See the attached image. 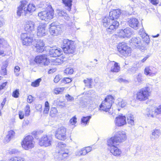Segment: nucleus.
Returning <instances> with one entry per match:
<instances>
[{
    "label": "nucleus",
    "instance_id": "1",
    "mask_svg": "<svg viewBox=\"0 0 161 161\" xmlns=\"http://www.w3.org/2000/svg\"><path fill=\"white\" fill-rule=\"evenodd\" d=\"M20 5L18 7L17 14L19 17H20L22 14L25 15L26 14L33 12L36 8L33 4H28V2L25 0L21 1Z\"/></svg>",
    "mask_w": 161,
    "mask_h": 161
},
{
    "label": "nucleus",
    "instance_id": "2",
    "mask_svg": "<svg viewBox=\"0 0 161 161\" xmlns=\"http://www.w3.org/2000/svg\"><path fill=\"white\" fill-rule=\"evenodd\" d=\"M103 25L105 27H108L107 29L108 32L111 33L117 29L119 25L118 21L113 20L112 18L108 17H104L102 20Z\"/></svg>",
    "mask_w": 161,
    "mask_h": 161
},
{
    "label": "nucleus",
    "instance_id": "3",
    "mask_svg": "<svg viewBox=\"0 0 161 161\" xmlns=\"http://www.w3.org/2000/svg\"><path fill=\"white\" fill-rule=\"evenodd\" d=\"M62 48L64 53L73 54L75 51L74 42L68 39H64L62 41Z\"/></svg>",
    "mask_w": 161,
    "mask_h": 161
},
{
    "label": "nucleus",
    "instance_id": "4",
    "mask_svg": "<svg viewBox=\"0 0 161 161\" xmlns=\"http://www.w3.org/2000/svg\"><path fill=\"white\" fill-rule=\"evenodd\" d=\"M66 146V144L62 142L58 143L57 145L58 158L59 160H63L69 156V151L67 149H65Z\"/></svg>",
    "mask_w": 161,
    "mask_h": 161
},
{
    "label": "nucleus",
    "instance_id": "5",
    "mask_svg": "<svg viewBox=\"0 0 161 161\" xmlns=\"http://www.w3.org/2000/svg\"><path fill=\"white\" fill-rule=\"evenodd\" d=\"M114 99L111 95L107 96L103 101L100 106V110L108 112L110 108L112 103H114Z\"/></svg>",
    "mask_w": 161,
    "mask_h": 161
},
{
    "label": "nucleus",
    "instance_id": "6",
    "mask_svg": "<svg viewBox=\"0 0 161 161\" xmlns=\"http://www.w3.org/2000/svg\"><path fill=\"white\" fill-rule=\"evenodd\" d=\"M150 95V90L148 87L141 89L136 95V99L140 101L146 100Z\"/></svg>",
    "mask_w": 161,
    "mask_h": 161
},
{
    "label": "nucleus",
    "instance_id": "7",
    "mask_svg": "<svg viewBox=\"0 0 161 161\" xmlns=\"http://www.w3.org/2000/svg\"><path fill=\"white\" fill-rule=\"evenodd\" d=\"M35 143L33 137L32 136L29 135L24 138L21 144L22 147L27 150L33 147Z\"/></svg>",
    "mask_w": 161,
    "mask_h": 161
},
{
    "label": "nucleus",
    "instance_id": "8",
    "mask_svg": "<svg viewBox=\"0 0 161 161\" xmlns=\"http://www.w3.org/2000/svg\"><path fill=\"white\" fill-rule=\"evenodd\" d=\"M62 25L58 22H54L50 25L49 31L51 35L57 36L61 32Z\"/></svg>",
    "mask_w": 161,
    "mask_h": 161
},
{
    "label": "nucleus",
    "instance_id": "9",
    "mask_svg": "<svg viewBox=\"0 0 161 161\" xmlns=\"http://www.w3.org/2000/svg\"><path fill=\"white\" fill-rule=\"evenodd\" d=\"M117 49L119 52L123 56H127L130 54L131 48L125 42L119 43Z\"/></svg>",
    "mask_w": 161,
    "mask_h": 161
},
{
    "label": "nucleus",
    "instance_id": "10",
    "mask_svg": "<svg viewBox=\"0 0 161 161\" xmlns=\"http://www.w3.org/2000/svg\"><path fill=\"white\" fill-rule=\"evenodd\" d=\"M20 38L23 44L26 46L30 45L32 42H34L32 35L28 33H22Z\"/></svg>",
    "mask_w": 161,
    "mask_h": 161
},
{
    "label": "nucleus",
    "instance_id": "11",
    "mask_svg": "<svg viewBox=\"0 0 161 161\" xmlns=\"http://www.w3.org/2000/svg\"><path fill=\"white\" fill-rule=\"evenodd\" d=\"M54 15V11L51 9L50 11L46 10L38 13V16L42 20L47 21L52 19Z\"/></svg>",
    "mask_w": 161,
    "mask_h": 161
},
{
    "label": "nucleus",
    "instance_id": "12",
    "mask_svg": "<svg viewBox=\"0 0 161 161\" xmlns=\"http://www.w3.org/2000/svg\"><path fill=\"white\" fill-rule=\"evenodd\" d=\"M53 142L52 136L45 135L39 140V143L41 146L47 147L51 145Z\"/></svg>",
    "mask_w": 161,
    "mask_h": 161
},
{
    "label": "nucleus",
    "instance_id": "13",
    "mask_svg": "<svg viewBox=\"0 0 161 161\" xmlns=\"http://www.w3.org/2000/svg\"><path fill=\"white\" fill-rule=\"evenodd\" d=\"M66 129L64 126L58 128L55 132V136L57 139L64 141L66 139Z\"/></svg>",
    "mask_w": 161,
    "mask_h": 161
},
{
    "label": "nucleus",
    "instance_id": "14",
    "mask_svg": "<svg viewBox=\"0 0 161 161\" xmlns=\"http://www.w3.org/2000/svg\"><path fill=\"white\" fill-rule=\"evenodd\" d=\"M46 25L44 23H40L37 28V35L39 37H41L46 36L47 33V30L46 29Z\"/></svg>",
    "mask_w": 161,
    "mask_h": 161
},
{
    "label": "nucleus",
    "instance_id": "15",
    "mask_svg": "<svg viewBox=\"0 0 161 161\" xmlns=\"http://www.w3.org/2000/svg\"><path fill=\"white\" fill-rule=\"evenodd\" d=\"M146 114L148 117H154L158 114H159L158 111V107L157 108L151 107L146 109Z\"/></svg>",
    "mask_w": 161,
    "mask_h": 161
},
{
    "label": "nucleus",
    "instance_id": "16",
    "mask_svg": "<svg viewBox=\"0 0 161 161\" xmlns=\"http://www.w3.org/2000/svg\"><path fill=\"white\" fill-rule=\"evenodd\" d=\"M35 61L37 63H43L44 65H47L50 63L49 59L47 58L45 55L36 56L35 59Z\"/></svg>",
    "mask_w": 161,
    "mask_h": 161
},
{
    "label": "nucleus",
    "instance_id": "17",
    "mask_svg": "<svg viewBox=\"0 0 161 161\" xmlns=\"http://www.w3.org/2000/svg\"><path fill=\"white\" fill-rule=\"evenodd\" d=\"M107 67L110 68V71L113 72H118L120 70V67L119 64L114 61L109 62L108 64Z\"/></svg>",
    "mask_w": 161,
    "mask_h": 161
},
{
    "label": "nucleus",
    "instance_id": "18",
    "mask_svg": "<svg viewBox=\"0 0 161 161\" xmlns=\"http://www.w3.org/2000/svg\"><path fill=\"white\" fill-rule=\"evenodd\" d=\"M36 41V43H33V46L35 47L36 49H35L36 51L39 53H42L43 52L45 49L44 44L42 41L40 39L37 40Z\"/></svg>",
    "mask_w": 161,
    "mask_h": 161
},
{
    "label": "nucleus",
    "instance_id": "19",
    "mask_svg": "<svg viewBox=\"0 0 161 161\" xmlns=\"http://www.w3.org/2000/svg\"><path fill=\"white\" fill-rule=\"evenodd\" d=\"M24 29L25 30L31 33L35 30V23L31 20H26L25 21Z\"/></svg>",
    "mask_w": 161,
    "mask_h": 161
},
{
    "label": "nucleus",
    "instance_id": "20",
    "mask_svg": "<svg viewBox=\"0 0 161 161\" xmlns=\"http://www.w3.org/2000/svg\"><path fill=\"white\" fill-rule=\"evenodd\" d=\"M115 122L117 126H122L126 123V118L122 114L119 115L116 118Z\"/></svg>",
    "mask_w": 161,
    "mask_h": 161
},
{
    "label": "nucleus",
    "instance_id": "21",
    "mask_svg": "<svg viewBox=\"0 0 161 161\" xmlns=\"http://www.w3.org/2000/svg\"><path fill=\"white\" fill-rule=\"evenodd\" d=\"M128 24L129 26L135 30L138 28L139 21L135 18H131L128 19Z\"/></svg>",
    "mask_w": 161,
    "mask_h": 161
},
{
    "label": "nucleus",
    "instance_id": "22",
    "mask_svg": "<svg viewBox=\"0 0 161 161\" xmlns=\"http://www.w3.org/2000/svg\"><path fill=\"white\" fill-rule=\"evenodd\" d=\"M133 33L130 28H127L124 30H121L119 33V36L121 37H129Z\"/></svg>",
    "mask_w": 161,
    "mask_h": 161
},
{
    "label": "nucleus",
    "instance_id": "23",
    "mask_svg": "<svg viewBox=\"0 0 161 161\" xmlns=\"http://www.w3.org/2000/svg\"><path fill=\"white\" fill-rule=\"evenodd\" d=\"M119 140H117L114 136L108 139L107 141L108 148H111L112 147L116 146L119 144Z\"/></svg>",
    "mask_w": 161,
    "mask_h": 161
},
{
    "label": "nucleus",
    "instance_id": "24",
    "mask_svg": "<svg viewBox=\"0 0 161 161\" xmlns=\"http://www.w3.org/2000/svg\"><path fill=\"white\" fill-rule=\"evenodd\" d=\"M62 53V51L60 49H51L49 51V55L51 57H56L60 56Z\"/></svg>",
    "mask_w": 161,
    "mask_h": 161
},
{
    "label": "nucleus",
    "instance_id": "25",
    "mask_svg": "<svg viewBox=\"0 0 161 161\" xmlns=\"http://www.w3.org/2000/svg\"><path fill=\"white\" fill-rule=\"evenodd\" d=\"M108 150L110 153L114 156H119L122 153L121 150L117 147V146L108 148Z\"/></svg>",
    "mask_w": 161,
    "mask_h": 161
},
{
    "label": "nucleus",
    "instance_id": "26",
    "mask_svg": "<svg viewBox=\"0 0 161 161\" xmlns=\"http://www.w3.org/2000/svg\"><path fill=\"white\" fill-rule=\"evenodd\" d=\"M114 136L117 140H119V143L124 141L126 139L125 133L124 131L118 132Z\"/></svg>",
    "mask_w": 161,
    "mask_h": 161
},
{
    "label": "nucleus",
    "instance_id": "27",
    "mask_svg": "<svg viewBox=\"0 0 161 161\" xmlns=\"http://www.w3.org/2000/svg\"><path fill=\"white\" fill-rule=\"evenodd\" d=\"M121 13L120 10L119 9L113 10L109 13L110 18L113 20L117 19L120 16Z\"/></svg>",
    "mask_w": 161,
    "mask_h": 161
},
{
    "label": "nucleus",
    "instance_id": "28",
    "mask_svg": "<svg viewBox=\"0 0 161 161\" xmlns=\"http://www.w3.org/2000/svg\"><path fill=\"white\" fill-rule=\"evenodd\" d=\"M131 41L132 43L135 45L136 47L140 48V49H145V47L141 46H140L139 44L141 42V39L139 37H133L131 39Z\"/></svg>",
    "mask_w": 161,
    "mask_h": 161
},
{
    "label": "nucleus",
    "instance_id": "29",
    "mask_svg": "<svg viewBox=\"0 0 161 161\" xmlns=\"http://www.w3.org/2000/svg\"><path fill=\"white\" fill-rule=\"evenodd\" d=\"M161 134L160 131L159 129H154L153 130L150 136V139L152 141H154L158 139Z\"/></svg>",
    "mask_w": 161,
    "mask_h": 161
},
{
    "label": "nucleus",
    "instance_id": "30",
    "mask_svg": "<svg viewBox=\"0 0 161 161\" xmlns=\"http://www.w3.org/2000/svg\"><path fill=\"white\" fill-rule=\"evenodd\" d=\"M153 69L152 66L146 67L144 69V74L146 75L153 76L156 75V72L153 73Z\"/></svg>",
    "mask_w": 161,
    "mask_h": 161
},
{
    "label": "nucleus",
    "instance_id": "31",
    "mask_svg": "<svg viewBox=\"0 0 161 161\" xmlns=\"http://www.w3.org/2000/svg\"><path fill=\"white\" fill-rule=\"evenodd\" d=\"M14 134L15 132L13 130H11L8 131V135L6 136L4 139V142L5 143L8 142L14 137Z\"/></svg>",
    "mask_w": 161,
    "mask_h": 161
},
{
    "label": "nucleus",
    "instance_id": "32",
    "mask_svg": "<svg viewBox=\"0 0 161 161\" xmlns=\"http://www.w3.org/2000/svg\"><path fill=\"white\" fill-rule=\"evenodd\" d=\"M63 3L65 5V8L69 11L71 9L72 6V0H62Z\"/></svg>",
    "mask_w": 161,
    "mask_h": 161
},
{
    "label": "nucleus",
    "instance_id": "33",
    "mask_svg": "<svg viewBox=\"0 0 161 161\" xmlns=\"http://www.w3.org/2000/svg\"><path fill=\"white\" fill-rule=\"evenodd\" d=\"M91 118V116L82 117L81 118V124H83L85 125H88L89 123V120Z\"/></svg>",
    "mask_w": 161,
    "mask_h": 161
},
{
    "label": "nucleus",
    "instance_id": "34",
    "mask_svg": "<svg viewBox=\"0 0 161 161\" xmlns=\"http://www.w3.org/2000/svg\"><path fill=\"white\" fill-rule=\"evenodd\" d=\"M81 151L82 152V154L83 156H84L86 155L88 153L90 152L92 150V147H83L81 149Z\"/></svg>",
    "mask_w": 161,
    "mask_h": 161
},
{
    "label": "nucleus",
    "instance_id": "35",
    "mask_svg": "<svg viewBox=\"0 0 161 161\" xmlns=\"http://www.w3.org/2000/svg\"><path fill=\"white\" fill-rule=\"evenodd\" d=\"M142 75L141 74L135 75L134 80L137 84H140L142 81Z\"/></svg>",
    "mask_w": 161,
    "mask_h": 161
},
{
    "label": "nucleus",
    "instance_id": "36",
    "mask_svg": "<svg viewBox=\"0 0 161 161\" xmlns=\"http://www.w3.org/2000/svg\"><path fill=\"white\" fill-rule=\"evenodd\" d=\"M127 121L128 124L131 125H133L134 124V117L133 115L129 114H128L127 116Z\"/></svg>",
    "mask_w": 161,
    "mask_h": 161
},
{
    "label": "nucleus",
    "instance_id": "37",
    "mask_svg": "<svg viewBox=\"0 0 161 161\" xmlns=\"http://www.w3.org/2000/svg\"><path fill=\"white\" fill-rule=\"evenodd\" d=\"M8 161H26L25 159L20 156H14L11 157Z\"/></svg>",
    "mask_w": 161,
    "mask_h": 161
},
{
    "label": "nucleus",
    "instance_id": "38",
    "mask_svg": "<svg viewBox=\"0 0 161 161\" xmlns=\"http://www.w3.org/2000/svg\"><path fill=\"white\" fill-rule=\"evenodd\" d=\"M58 113V110L55 107H52L51 108L50 112V115L52 117L56 116Z\"/></svg>",
    "mask_w": 161,
    "mask_h": 161
},
{
    "label": "nucleus",
    "instance_id": "39",
    "mask_svg": "<svg viewBox=\"0 0 161 161\" xmlns=\"http://www.w3.org/2000/svg\"><path fill=\"white\" fill-rule=\"evenodd\" d=\"M42 79L41 78L36 80L35 81L32 82L31 85L34 87H36L39 86L40 83Z\"/></svg>",
    "mask_w": 161,
    "mask_h": 161
},
{
    "label": "nucleus",
    "instance_id": "40",
    "mask_svg": "<svg viewBox=\"0 0 161 161\" xmlns=\"http://www.w3.org/2000/svg\"><path fill=\"white\" fill-rule=\"evenodd\" d=\"M63 59V58H62L56 59L53 62V64L58 65L62 64L64 62Z\"/></svg>",
    "mask_w": 161,
    "mask_h": 161
},
{
    "label": "nucleus",
    "instance_id": "41",
    "mask_svg": "<svg viewBox=\"0 0 161 161\" xmlns=\"http://www.w3.org/2000/svg\"><path fill=\"white\" fill-rule=\"evenodd\" d=\"M25 115V116H28L30 115V108L29 105H27L24 109Z\"/></svg>",
    "mask_w": 161,
    "mask_h": 161
},
{
    "label": "nucleus",
    "instance_id": "42",
    "mask_svg": "<svg viewBox=\"0 0 161 161\" xmlns=\"http://www.w3.org/2000/svg\"><path fill=\"white\" fill-rule=\"evenodd\" d=\"M118 105L122 108H123L125 106L126 104V102L122 99H119L118 100Z\"/></svg>",
    "mask_w": 161,
    "mask_h": 161
},
{
    "label": "nucleus",
    "instance_id": "43",
    "mask_svg": "<svg viewBox=\"0 0 161 161\" xmlns=\"http://www.w3.org/2000/svg\"><path fill=\"white\" fill-rule=\"evenodd\" d=\"M92 79H86L84 80V82L86 86H89L90 87L91 86Z\"/></svg>",
    "mask_w": 161,
    "mask_h": 161
},
{
    "label": "nucleus",
    "instance_id": "44",
    "mask_svg": "<svg viewBox=\"0 0 161 161\" xmlns=\"http://www.w3.org/2000/svg\"><path fill=\"white\" fill-rule=\"evenodd\" d=\"M64 89V87L56 88L54 90V92L56 94L61 93L63 92Z\"/></svg>",
    "mask_w": 161,
    "mask_h": 161
},
{
    "label": "nucleus",
    "instance_id": "45",
    "mask_svg": "<svg viewBox=\"0 0 161 161\" xmlns=\"http://www.w3.org/2000/svg\"><path fill=\"white\" fill-rule=\"evenodd\" d=\"M7 44V41L3 38H0V47H3Z\"/></svg>",
    "mask_w": 161,
    "mask_h": 161
},
{
    "label": "nucleus",
    "instance_id": "46",
    "mask_svg": "<svg viewBox=\"0 0 161 161\" xmlns=\"http://www.w3.org/2000/svg\"><path fill=\"white\" fill-rule=\"evenodd\" d=\"M73 69L69 68H66L64 71V73L66 74H71L73 73Z\"/></svg>",
    "mask_w": 161,
    "mask_h": 161
},
{
    "label": "nucleus",
    "instance_id": "47",
    "mask_svg": "<svg viewBox=\"0 0 161 161\" xmlns=\"http://www.w3.org/2000/svg\"><path fill=\"white\" fill-rule=\"evenodd\" d=\"M72 80L71 79H70L68 77L64 78L62 80V82L65 84L69 83Z\"/></svg>",
    "mask_w": 161,
    "mask_h": 161
},
{
    "label": "nucleus",
    "instance_id": "48",
    "mask_svg": "<svg viewBox=\"0 0 161 161\" xmlns=\"http://www.w3.org/2000/svg\"><path fill=\"white\" fill-rule=\"evenodd\" d=\"M19 89L16 90L13 92L12 94V96L15 98H17L19 97Z\"/></svg>",
    "mask_w": 161,
    "mask_h": 161
},
{
    "label": "nucleus",
    "instance_id": "49",
    "mask_svg": "<svg viewBox=\"0 0 161 161\" xmlns=\"http://www.w3.org/2000/svg\"><path fill=\"white\" fill-rule=\"evenodd\" d=\"M77 119L75 116H74L71 119L69 120V123L72 125L75 124L76 122Z\"/></svg>",
    "mask_w": 161,
    "mask_h": 161
},
{
    "label": "nucleus",
    "instance_id": "50",
    "mask_svg": "<svg viewBox=\"0 0 161 161\" xmlns=\"http://www.w3.org/2000/svg\"><path fill=\"white\" fill-rule=\"evenodd\" d=\"M32 135L34 136L35 138L36 139H38L39 137V135L40 134V133L38 131H33L31 133Z\"/></svg>",
    "mask_w": 161,
    "mask_h": 161
},
{
    "label": "nucleus",
    "instance_id": "51",
    "mask_svg": "<svg viewBox=\"0 0 161 161\" xmlns=\"http://www.w3.org/2000/svg\"><path fill=\"white\" fill-rule=\"evenodd\" d=\"M139 33L140 35H141L142 33H143V34L144 35H142V36L143 38H144L143 37H145V36H146V38H148L149 37L144 32L143 29H141L140 30Z\"/></svg>",
    "mask_w": 161,
    "mask_h": 161
},
{
    "label": "nucleus",
    "instance_id": "52",
    "mask_svg": "<svg viewBox=\"0 0 161 161\" xmlns=\"http://www.w3.org/2000/svg\"><path fill=\"white\" fill-rule=\"evenodd\" d=\"M66 97L67 100L68 101L71 102L74 100V97L69 94L66 95Z\"/></svg>",
    "mask_w": 161,
    "mask_h": 161
},
{
    "label": "nucleus",
    "instance_id": "53",
    "mask_svg": "<svg viewBox=\"0 0 161 161\" xmlns=\"http://www.w3.org/2000/svg\"><path fill=\"white\" fill-rule=\"evenodd\" d=\"M20 68L18 66H16L14 68V72L15 73V75L16 76H18L19 74L18 73L20 71Z\"/></svg>",
    "mask_w": 161,
    "mask_h": 161
},
{
    "label": "nucleus",
    "instance_id": "54",
    "mask_svg": "<svg viewBox=\"0 0 161 161\" xmlns=\"http://www.w3.org/2000/svg\"><path fill=\"white\" fill-rule=\"evenodd\" d=\"M61 78V76L59 75H57L54 79V81L56 83H58Z\"/></svg>",
    "mask_w": 161,
    "mask_h": 161
},
{
    "label": "nucleus",
    "instance_id": "55",
    "mask_svg": "<svg viewBox=\"0 0 161 161\" xmlns=\"http://www.w3.org/2000/svg\"><path fill=\"white\" fill-rule=\"evenodd\" d=\"M33 99L32 96L31 95L28 97L27 101L29 103H31L33 101Z\"/></svg>",
    "mask_w": 161,
    "mask_h": 161
},
{
    "label": "nucleus",
    "instance_id": "56",
    "mask_svg": "<svg viewBox=\"0 0 161 161\" xmlns=\"http://www.w3.org/2000/svg\"><path fill=\"white\" fill-rule=\"evenodd\" d=\"M19 117L20 119H22L24 118L23 112L22 111H19Z\"/></svg>",
    "mask_w": 161,
    "mask_h": 161
},
{
    "label": "nucleus",
    "instance_id": "57",
    "mask_svg": "<svg viewBox=\"0 0 161 161\" xmlns=\"http://www.w3.org/2000/svg\"><path fill=\"white\" fill-rule=\"evenodd\" d=\"M75 155L76 156H83L82 154V152L81 151V149L78 150L76 151L75 153Z\"/></svg>",
    "mask_w": 161,
    "mask_h": 161
},
{
    "label": "nucleus",
    "instance_id": "58",
    "mask_svg": "<svg viewBox=\"0 0 161 161\" xmlns=\"http://www.w3.org/2000/svg\"><path fill=\"white\" fill-rule=\"evenodd\" d=\"M18 152V150L16 149H12L9 151V153L10 154H13L16 153Z\"/></svg>",
    "mask_w": 161,
    "mask_h": 161
},
{
    "label": "nucleus",
    "instance_id": "59",
    "mask_svg": "<svg viewBox=\"0 0 161 161\" xmlns=\"http://www.w3.org/2000/svg\"><path fill=\"white\" fill-rule=\"evenodd\" d=\"M42 106L41 104H38L36 107V109L39 111H41L42 110Z\"/></svg>",
    "mask_w": 161,
    "mask_h": 161
},
{
    "label": "nucleus",
    "instance_id": "60",
    "mask_svg": "<svg viewBox=\"0 0 161 161\" xmlns=\"http://www.w3.org/2000/svg\"><path fill=\"white\" fill-rule=\"evenodd\" d=\"M7 82L3 83L1 85H0V91L1 90L3 89L4 87L6 85Z\"/></svg>",
    "mask_w": 161,
    "mask_h": 161
},
{
    "label": "nucleus",
    "instance_id": "61",
    "mask_svg": "<svg viewBox=\"0 0 161 161\" xmlns=\"http://www.w3.org/2000/svg\"><path fill=\"white\" fill-rule=\"evenodd\" d=\"M153 5H156L158 3V0H149Z\"/></svg>",
    "mask_w": 161,
    "mask_h": 161
},
{
    "label": "nucleus",
    "instance_id": "62",
    "mask_svg": "<svg viewBox=\"0 0 161 161\" xmlns=\"http://www.w3.org/2000/svg\"><path fill=\"white\" fill-rule=\"evenodd\" d=\"M64 14H65V13L62 11H59L58 12V15L59 16L63 17Z\"/></svg>",
    "mask_w": 161,
    "mask_h": 161
},
{
    "label": "nucleus",
    "instance_id": "63",
    "mask_svg": "<svg viewBox=\"0 0 161 161\" xmlns=\"http://www.w3.org/2000/svg\"><path fill=\"white\" fill-rule=\"evenodd\" d=\"M149 56L147 55L144 58L142 59L141 60V61L142 63L144 62L149 57Z\"/></svg>",
    "mask_w": 161,
    "mask_h": 161
},
{
    "label": "nucleus",
    "instance_id": "64",
    "mask_svg": "<svg viewBox=\"0 0 161 161\" xmlns=\"http://www.w3.org/2000/svg\"><path fill=\"white\" fill-rule=\"evenodd\" d=\"M49 108H49L45 107L44 110V113L45 114H47L49 111Z\"/></svg>",
    "mask_w": 161,
    "mask_h": 161
}]
</instances>
